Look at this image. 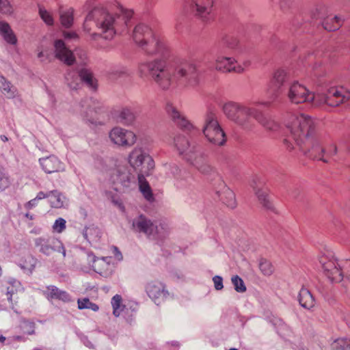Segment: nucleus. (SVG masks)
Here are the masks:
<instances>
[{"mask_svg":"<svg viewBox=\"0 0 350 350\" xmlns=\"http://www.w3.org/2000/svg\"><path fill=\"white\" fill-rule=\"evenodd\" d=\"M133 41L147 55H156L152 60L139 65L138 72L143 77L149 75L162 88L172 85L192 88L198 83V70L196 64L185 62L174 68L168 63L171 53L165 40L154 33L146 24L139 23L132 33Z\"/></svg>","mask_w":350,"mask_h":350,"instance_id":"nucleus-1","label":"nucleus"},{"mask_svg":"<svg viewBox=\"0 0 350 350\" xmlns=\"http://www.w3.org/2000/svg\"><path fill=\"white\" fill-rule=\"evenodd\" d=\"M133 12L121 5L115 10H108L102 7H95L87 16L85 21L94 20L101 31L105 39L110 40L116 34L127 32Z\"/></svg>","mask_w":350,"mask_h":350,"instance_id":"nucleus-2","label":"nucleus"},{"mask_svg":"<svg viewBox=\"0 0 350 350\" xmlns=\"http://www.w3.org/2000/svg\"><path fill=\"white\" fill-rule=\"evenodd\" d=\"M102 172L107 179L106 185H111L113 189V191L105 189L106 197L116 205L121 206L122 203L118 192H124L135 188L138 181L137 174L128 167L120 165H116L115 168L105 165L102 168Z\"/></svg>","mask_w":350,"mask_h":350,"instance_id":"nucleus-3","label":"nucleus"},{"mask_svg":"<svg viewBox=\"0 0 350 350\" xmlns=\"http://www.w3.org/2000/svg\"><path fill=\"white\" fill-rule=\"evenodd\" d=\"M132 230L157 243L163 242L170 234V228L165 221L144 215H139L132 220Z\"/></svg>","mask_w":350,"mask_h":350,"instance_id":"nucleus-4","label":"nucleus"},{"mask_svg":"<svg viewBox=\"0 0 350 350\" xmlns=\"http://www.w3.org/2000/svg\"><path fill=\"white\" fill-rule=\"evenodd\" d=\"M287 129L294 142V145L288 139H284L283 143L289 150L297 148L305 154L306 142V117L304 113L295 115L286 125Z\"/></svg>","mask_w":350,"mask_h":350,"instance_id":"nucleus-5","label":"nucleus"},{"mask_svg":"<svg viewBox=\"0 0 350 350\" xmlns=\"http://www.w3.org/2000/svg\"><path fill=\"white\" fill-rule=\"evenodd\" d=\"M256 107L229 101L223 105L222 109L226 117L236 124L247 128L250 118L253 117Z\"/></svg>","mask_w":350,"mask_h":350,"instance_id":"nucleus-6","label":"nucleus"},{"mask_svg":"<svg viewBox=\"0 0 350 350\" xmlns=\"http://www.w3.org/2000/svg\"><path fill=\"white\" fill-rule=\"evenodd\" d=\"M129 163L130 169L137 174V177L139 174L148 176L154 167V162L152 158L140 148H135L130 153Z\"/></svg>","mask_w":350,"mask_h":350,"instance_id":"nucleus-7","label":"nucleus"},{"mask_svg":"<svg viewBox=\"0 0 350 350\" xmlns=\"http://www.w3.org/2000/svg\"><path fill=\"white\" fill-rule=\"evenodd\" d=\"M202 133L207 140L214 145L222 146L226 142L225 133L213 111H208L204 116Z\"/></svg>","mask_w":350,"mask_h":350,"instance_id":"nucleus-8","label":"nucleus"},{"mask_svg":"<svg viewBox=\"0 0 350 350\" xmlns=\"http://www.w3.org/2000/svg\"><path fill=\"white\" fill-rule=\"evenodd\" d=\"M319 268L332 282H339L342 280L341 268H338L332 254L322 253L318 257Z\"/></svg>","mask_w":350,"mask_h":350,"instance_id":"nucleus-9","label":"nucleus"},{"mask_svg":"<svg viewBox=\"0 0 350 350\" xmlns=\"http://www.w3.org/2000/svg\"><path fill=\"white\" fill-rule=\"evenodd\" d=\"M67 85L72 90H77L81 82H84L88 87L95 90L96 81L92 73L86 68H83L79 73L75 71H69L66 75Z\"/></svg>","mask_w":350,"mask_h":350,"instance_id":"nucleus-10","label":"nucleus"},{"mask_svg":"<svg viewBox=\"0 0 350 350\" xmlns=\"http://www.w3.org/2000/svg\"><path fill=\"white\" fill-rule=\"evenodd\" d=\"M317 127L316 122L311 120L310 117L308 116V138L310 137V144L311 145V148L308 150V153H310L309 157L311 159L321 160L327 163V161L321 157L324 150L321 146L320 139L319 137L314 136L316 133V128Z\"/></svg>","mask_w":350,"mask_h":350,"instance_id":"nucleus-11","label":"nucleus"},{"mask_svg":"<svg viewBox=\"0 0 350 350\" xmlns=\"http://www.w3.org/2000/svg\"><path fill=\"white\" fill-rule=\"evenodd\" d=\"M146 292L148 297L157 304L160 305L172 297L165 284L158 280H152L146 285Z\"/></svg>","mask_w":350,"mask_h":350,"instance_id":"nucleus-12","label":"nucleus"},{"mask_svg":"<svg viewBox=\"0 0 350 350\" xmlns=\"http://www.w3.org/2000/svg\"><path fill=\"white\" fill-rule=\"evenodd\" d=\"M36 247L39 252L44 255L49 256L53 252H61L63 257H66V250L63 243L57 239L49 237H40L34 239Z\"/></svg>","mask_w":350,"mask_h":350,"instance_id":"nucleus-13","label":"nucleus"},{"mask_svg":"<svg viewBox=\"0 0 350 350\" xmlns=\"http://www.w3.org/2000/svg\"><path fill=\"white\" fill-rule=\"evenodd\" d=\"M109 137L112 143L119 146H131L136 142L133 132L118 126L110 131Z\"/></svg>","mask_w":350,"mask_h":350,"instance_id":"nucleus-14","label":"nucleus"},{"mask_svg":"<svg viewBox=\"0 0 350 350\" xmlns=\"http://www.w3.org/2000/svg\"><path fill=\"white\" fill-rule=\"evenodd\" d=\"M88 258L92 262V267L95 272L104 278H109L112 275L115 266L111 257L96 258L93 254H89Z\"/></svg>","mask_w":350,"mask_h":350,"instance_id":"nucleus-15","label":"nucleus"},{"mask_svg":"<svg viewBox=\"0 0 350 350\" xmlns=\"http://www.w3.org/2000/svg\"><path fill=\"white\" fill-rule=\"evenodd\" d=\"M165 111L173 122L180 129L185 131H190L193 129V125L180 112L177 105L170 101L167 102Z\"/></svg>","mask_w":350,"mask_h":350,"instance_id":"nucleus-16","label":"nucleus"},{"mask_svg":"<svg viewBox=\"0 0 350 350\" xmlns=\"http://www.w3.org/2000/svg\"><path fill=\"white\" fill-rule=\"evenodd\" d=\"M79 107V113L84 119L92 124L96 122L94 116L100 109V104L96 99L86 98L81 101Z\"/></svg>","mask_w":350,"mask_h":350,"instance_id":"nucleus-17","label":"nucleus"},{"mask_svg":"<svg viewBox=\"0 0 350 350\" xmlns=\"http://www.w3.org/2000/svg\"><path fill=\"white\" fill-rule=\"evenodd\" d=\"M215 69L221 72L241 73L245 68L239 64L234 58L226 56H218L215 59Z\"/></svg>","mask_w":350,"mask_h":350,"instance_id":"nucleus-18","label":"nucleus"},{"mask_svg":"<svg viewBox=\"0 0 350 350\" xmlns=\"http://www.w3.org/2000/svg\"><path fill=\"white\" fill-rule=\"evenodd\" d=\"M287 78V72L284 69L276 70L267 87V94L272 98H275L280 91Z\"/></svg>","mask_w":350,"mask_h":350,"instance_id":"nucleus-19","label":"nucleus"},{"mask_svg":"<svg viewBox=\"0 0 350 350\" xmlns=\"http://www.w3.org/2000/svg\"><path fill=\"white\" fill-rule=\"evenodd\" d=\"M192 10L203 21H208L213 10V0H191Z\"/></svg>","mask_w":350,"mask_h":350,"instance_id":"nucleus-20","label":"nucleus"},{"mask_svg":"<svg viewBox=\"0 0 350 350\" xmlns=\"http://www.w3.org/2000/svg\"><path fill=\"white\" fill-rule=\"evenodd\" d=\"M288 98L294 104L304 103L306 101V87L297 81H293L288 89Z\"/></svg>","mask_w":350,"mask_h":350,"instance_id":"nucleus-21","label":"nucleus"},{"mask_svg":"<svg viewBox=\"0 0 350 350\" xmlns=\"http://www.w3.org/2000/svg\"><path fill=\"white\" fill-rule=\"evenodd\" d=\"M174 145L179 154L183 155L185 159L188 161L193 160L195 146L191 145L190 142L184 135H177L174 139Z\"/></svg>","mask_w":350,"mask_h":350,"instance_id":"nucleus-22","label":"nucleus"},{"mask_svg":"<svg viewBox=\"0 0 350 350\" xmlns=\"http://www.w3.org/2000/svg\"><path fill=\"white\" fill-rule=\"evenodd\" d=\"M39 163L42 170L48 174L64 172L66 169L65 164L54 155L40 158Z\"/></svg>","mask_w":350,"mask_h":350,"instance_id":"nucleus-23","label":"nucleus"},{"mask_svg":"<svg viewBox=\"0 0 350 350\" xmlns=\"http://www.w3.org/2000/svg\"><path fill=\"white\" fill-rule=\"evenodd\" d=\"M54 46L56 58L68 66L72 65L75 62V58L72 52L66 47L62 40H56Z\"/></svg>","mask_w":350,"mask_h":350,"instance_id":"nucleus-24","label":"nucleus"},{"mask_svg":"<svg viewBox=\"0 0 350 350\" xmlns=\"http://www.w3.org/2000/svg\"><path fill=\"white\" fill-rule=\"evenodd\" d=\"M44 295L49 300L58 299L63 302H70L72 301L71 296L66 291L53 285L46 287L44 291Z\"/></svg>","mask_w":350,"mask_h":350,"instance_id":"nucleus-25","label":"nucleus"},{"mask_svg":"<svg viewBox=\"0 0 350 350\" xmlns=\"http://www.w3.org/2000/svg\"><path fill=\"white\" fill-rule=\"evenodd\" d=\"M49 202L52 208H62L68 206V200L64 194L57 190L49 191Z\"/></svg>","mask_w":350,"mask_h":350,"instance_id":"nucleus-26","label":"nucleus"},{"mask_svg":"<svg viewBox=\"0 0 350 350\" xmlns=\"http://www.w3.org/2000/svg\"><path fill=\"white\" fill-rule=\"evenodd\" d=\"M261 125H262L267 130L270 131H275L278 129V125L273 120L267 118L259 109L256 107L253 117Z\"/></svg>","mask_w":350,"mask_h":350,"instance_id":"nucleus-27","label":"nucleus"},{"mask_svg":"<svg viewBox=\"0 0 350 350\" xmlns=\"http://www.w3.org/2000/svg\"><path fill=\"white\" fill-rule=\"evenodd\" d=\"M221 186L224 188V191L222 192L217 191L221 200H222L223 202L228 207L234 208L236 206L235 195L234 192L229 188L226 187L223 182L221 183Z\"/></svg>","mask_w":350,"mask_h":350,"instance_id":"nucleus-28","label":"nucleus"},{"mask_svg":"<svg viewBox=\"0 0 350 350\" xmlns=\"http://www.w3.org/2000/svg\"><path fill=\"white\" fill-rule=\"evenodd\" d=\"M323 27L329 31H333L338 29L342 25V20L338 16H332L327 14L321 21Z\"/></svg>","mask_w":350,"mask_h":350,"instance_id":"nucleus-29","label":"nucleus"},{"mask_svg":"<svg viewBox=\"0 0 350 350\" xmlns=\"http://www.w3.org/2000/svg\"><path fill=\"white\" fill-rule=\"evenodd\" d=\"M193 166H195L201 173L204 174H213L218 176L215 170L206 162H204L202 157L199 159L193 158L191 161H189Z\"/></svg>","mask_w":350,"mask_h":350,"instance_id":"nucleus-30","label":"nucleus"},{"mask_svg":"<svg viewBox=\"0 0 350 350\" xmlns=\"http://www.w3.org/2000/svg\"><path fill=\"white\" fill-rule=\"evenodd\" d=\"M0 34L3 39L10 44H15L17 39L9 24L4 21H0Z\"/></svg>","mask_w":350,"mask_h":350,"instance_id":"nucleus-31","label":"nucleus"},{"mask_svg":"<svg viewBox=\"0 0 350 350\" xmlns=\"http://www.w3.org/2000/svg\"><path fill=\"white\" fill-rule=\"evenodd\" d=\"M145 176L139 174L137 178V182L139 189L142 193L144 197L148 201L151 202L154 200V196L148 183L145 180Z\"/></svg>","mask_w":350,"mask_h":350,"instance_id":"nucleus-32","label":"nucleus"},{"mask_svg":"<svg viewBox=\"0 0 350 350\" xmlns=\"http://www.w3.org/2000/svg\"><path fill=\"white\" fill-rule=\"evenodd\" d=\"M83 235L90 243L96 242L100 237V230L94 226L86 227L83 230Z\"/></svg>","mask_w":350,"mask_h":350,"instance_id":"nucleus-33","label":"nucleus"},{"mask_svg":"<svg viewBox=\"0 0 350 350\" xmlns=\"http://www.w3.org/2000/svg\"><path fill=\"white\" fill-rule=\"evenodd\" d=\"M118 120L123 124L130 125L135 120V115L130 108L123 107L119 111Z\"/></svg>","mask_w":350,"mask_h":350,"instance_id":"nucleus-34","label":"nucleus"},{"mask_svg":"<svg viewBox=\"0 0 350 350\" xmlns=\"http://www.w3.org/2000/svg\"><path fill=\"white\" fill-rule=\"evenodd\" d=\"M113 308V314L116 317L122 315L125 309V306L122 304V298L120 295H114L111 301Z\"/></svg>","mask_w":350,"mask_h":350,"instance_id":"nucleus-35","label":"nucleus"},{"mask_svg":"<svg viewBox=\"0 0 350 350\" xmlns=\"http://www.w3.org/2000/svg\"><path fill=\"white\" fill-rule=\"evenodd\" d=\"M109 77L111 79H116L120 77L130 75L129 69L124 66H117L113 67L109 72Z\"/></svg>","mask_w":350,"mask_h":350,"instance_id":"nucleus-36","label":"nucleus"},{"mask_svg":"<svg viewBox=\"0 0 350 350\" xmlns=\"http://www.w3.org/2000/svg\"><path fill=\"white\" fill-rule=\"evenodd\" d=\"M328 14L327 8L323 5H319L315 7L314 9L311 10L310 15L311 18L313 20H321V21L324 18V17Z\"/></svg>","mask_w":350,"mask_h":350,"instance_id":"nucleus-37","label":"nucleus"},{"mask_svg":"<svg viewBox=\"0 0 350 350\" xmlns=\"http://www.w3.org/2000/svg\"><path fill=\"white\" fill-rule=\"evenodd\" d=\"M255 193L258 197L259 202L265 208L269 210L273 209L272 203L269 200L268 196L265 191L261 189H256L255 191Z\"/></svg>","mask_w":350,"mask_h":350,"instance_id":"nucleus-38","label":"nucleus"},{"mask_svg":"<svg viewBox=\"0 0 350 350\" xmlns=\"http://www.w3.org/2000/svg\"><path fill=\"white\" fill-rule=\"evenodd\" d=\"M327 96V93L324 95L315 94L314 93L310 92L308 90V103H310L312 106H317L322 103H326L325 101V97Z\"/></svg>","mask_w":350,"mask_h":350,"instance_id":"nucleus-39","label":"nucleus"},{"mask_svg":"<svg viewBox=\"0 0 350 350\" xmlns=\"http://www.w3.org/2000/svg\"><path fill=\"white\" fill-rule=\"evenodd\" d=\"M334 350H350V339L338 338L332 345Z\"/></svg>","mask_w":350,"mask_h":350,"instance_id":"nucleus-40","label":"nucleus"},{"mask_svg":"<svg viewBox=\"0 0 350 350\" xmlns=\"http://www.w3.org/2000/svg\"><path fill=\"white\" fill-rule=\"evenodd\" d=\"M9 286L7 288L8 299L9 301H12V295L15 293L21 287V283L19 281L11 278L8 281Z\"/></svg>","mask_w":350,"mask_h":350,"instance_id":"nucleus-41","label":"nucleus"},{"mask_svg":"<svg viewBox=\"0 0 350 350\" xmlns=\"http://www.w3.org/2000/svg\"><path fill=\"white\" fill-rule=\"evenodd\" d=\"M78 308L80 310L83 309H90L93 311L98 310V306L92 301L88 298L79 299L77 301Z\"/></svg>","mask_w":350,"mask_h":350,"instance_id":"nucleus-42","label":"nucleus"},{"mask_svg":"<svg viewBox=\"0 0 350 350\" xmlns=\"http://www.w3.org/2000/svg\"><path fill=\"white\" fill-rule=\"evenodd\" d=\"M60 20L63 26L65 27H70L72 25L73 21L72 12L68 10L61 12Z\"/></svg>","mask_w":350,"mask_h":350,"instance_id":"nucleus-43","label":"nucleus"},{"mask_svg":"<svg viewBox=\"0 0 350 350\" xmlns=\"http://www.w3.org/2000/svg\"><path fill=\"white\" fill-rule=\"evenodd\" d=\"M259 268L265 275H270L274 270L271 263L266 259H262L260 260Z\"/></svg>","mask_w":350,"mask_h":350,"instance_id":"nucleus-44","label":"nucleus"},{"mask_svg":"<svg viewBox=\"0 0 350 350\" xmlns=\"http://www.w3.org/2000/svg\"><path fill=\"white\" fill-rule=\"evenodd\" d=\"M232 283L234 286L235 291L238 293H244L246 291V287L243 280L238 275H234L231 278Z\"/></svg>","mask_w":350,"mask_h":350,"instance_id":"nucleus-45","label":"nucleus"},{"mask_svg":"<svg viewBox=\"0 0 350 350\" xmlns=\"http://www.w3.org/2000/svg\"><path fill=\"white\" fill-rule=\"evenodd\" d=\"M10 184L8 174L3 168H0V191L5 190Z\"/></svg>","mask_w":350,"mask_h":350,"instance_id":"nucleus-46","label":"nucleus"},{"mask_svg":"<svg viewBox=\"0 0 350 350\" xmlns=\"http://www.w3.org/2000/svg\"><path fill=\"white\" fill-rule=\"evenodd\" d=\"M1 92L8 98H13L18 94L17 89L11 83L3 88V90H1Z\"/></svg>","mask_w":350,"mask_h":350,"instance_id":"nucleus-47","label":"nucleus"},{"mask_svg":"<svg viewBox=\"0 0 350 350\" xmlns=\"http://www.w3.org/2000/svg\"><path fill=\"white\" fill-rule=\"evenodd\" d=\"M12 7L8 0H0V13L10 15L12 13Z\"/></svg>","mask_w":350,"mask_h":350,"instance_id":"nucleus-48","label":"nucleus"},{"mask_svg":"<svg viewBox=\"0 0 350 350\" xmlns=\"http://www.w3.org/2000/svg\"><path fill=\"white\" fill-rule=\"evenodd\" d=\"M66 220L62 217H59L55 221L53 225V229L55 232L61 233L66 229Z\"/></svg>","mask_w":350,"mask_h":350,"instance_id":"nucleus-49","label":"nucleus"},{"mask_svg":"<svg viewBox=\"0 0 350 350\" xmlns=\"http://www.w3.org/2000/svg\"><path fill=\"white\" fill-rule=\"evenodd\" d=\"M39 14L41 18L49 25H51L53 23V19L50 13H49L45 9L40 8Z\"/></svg>","mask_w":350,"mask_h":350,"instance_id":"nucleus-50","label":"nucleus"},{"mask_svg":"<svg viewBox=\"0 0 350 350\" xmlns=\"http://www.w3.org/2000/svg\"><path fill=\"white\" fill-rule=\"evenodd\" d=\"M27 260L29 261L28 263L20 264V267L22 269L31 271L34 269L36 260L32 256H28Z\"/></svg>","mask_w":350,"mask_h":350,"instance_id":"nucleus-51","label":"nucleus"},{"mask_svg":"<svg viewBox=\"0 0 350 350\" xmlns=\"http://www.w3.org/2000/svg\"><path fill=\"white\" fill-rule=\"evenodd\" d=\"M341 271H342V278L345 275L350 280V259H346L344 261Z\"/></svg>","mask_w":350,"mask_h":350,"instance_id":"nucleus-52","label":"nucleus"},{"mask_svg":"<svg viewBox=\"0 0 350 350\" xmlns=\"http://www.w3.org/2000/svg\"><path fill=\"white\" fill-rule=\"evenodd\" d=\"M213 282L214 288H215V290L221 291L223 289L224 285H223L222 277H221L219 275H215L213 278Z\"/></svg>","mask_w":350,"mask_h":350,"instance_id":"nucleus-53","label":"nucleus"},{"mask_svg":"<svg viewBox=\"0 0 350 350\" xmlns=\"http://www.w3.org/2000/svg\"><path fill=\"white\" fill-rule=\"evenodd\" d=\"M308 304H310V306H308V310H314L317 305L314 297L308 291Z\"/></svg>","mask_w":350,"mask_h":350,"instance_id":"nucleus-54","label":"nucleus"},{"mask_svg":"<svg viewBox=\"0 0 350 350\" xmlns=\"http://www.w3.org/2000/svg\"><path fill=\"white\" fill-rule=\"evenodd\" d=\"M169 167L170 172L174 176H176L179 174L180 169L176 164L170 165Z\"/></svg>","mask_w":350,"mask_h":350,"instance_id":"nucleus-55","label":"nucleus"},{"mask_svg":"<svg viewBox=\"0 0 350 350\" xmlns=\"http://www.w3.org/2000/svg\"><path fill=\"white\" fill-rule=\"evenodd\" d=\"M10 82L8 81L3 76L0 75V90H3Z\"/></svg>","mask_w":350,"mask_h":350,"instance_id":"nucleus-56","label":"nucleus"},{"mask_svg":"<svg viewBox=\"0 0 350 350\" xmlns=\"http://www.w3.org/2000/svg\"><path fill=\"white\" fill-rule=\"evenodd\" d=\"M38 202L39 201L35 198L31 200L30 201H29L26 204L25 207L27 208H32L35 207L36 206H37Z\"/></svg>","mask_w":350,"mask_h":350,"instance_id":"nucleus-57","label":"nucleus"},{"mask_svg":"<svg viewBox=\"0 0 350 350\" xmlns=\"http://www.w3.org/2000/svg\"><path fill=\"white\" fill-rule=\"evenodd\" d=\"M49 192L48 193H44L43 191H40L38 193L37 196H36V198L40 201L41 200H43L44 198H48L49 199Z\"/></svg>","mask_w":350,"mask_h":350,"instance_id":"nucleus-58","label":"nucleus"},{"mask_svg":"<svg viewBox=\"0 0 350 350\" xmlns=\"http://www.w3.org/2000/svg\"><path fill=\"white\" fill-rule=\"evenodd\" d=\"M38 57L40 59L41 62H44L46 59H49V55L48 54H45L43 51H40L38 53Z\"/></svg>","mask_w":350,"mask_h":350,"instance_id":"nucleus-59","label":"nucleus"},{"mask_svg":"<svg viewBox=\"0 0 350 350\" xmlns=\"http://www.w3.org/2000/svg\"><path fill=\"white\" fill-rule=\"evenodd\" d=\"M305 291L304 288H302L301 290L300 291V293L299 294V296H298V301L299 302V304L304 308H306V302H303L302 301V297H301V295L302 293H304Z\"/></svg>","mask_w":350,"mask_h":350,"instance_id":"nucleus-60","label":"nucleus"},{"mask_svg":"<svg viewBox=\"0 0 350 350\" xmlns=\"http://www.w3.org/2000/svg\"><path fill=\"white\" fill-rule=\"evenodd\" d=\"M271 3L274 4H279L280 8L282 10H284L285 8L284 5V2L285 0H269Z\"/></svg>","mask_w":350,"mask_h":350,"instance_id":"nucleus-61","label":"nucleus"},{"mask_svg":"<svg viewBox=\"0 0 350 350\" xmlns=\"http://www.w3.org/2000/svg\"><path fill=\"white\" fill-rule=\"evenodd\" d=\"M77 37V34L74 32H64V38L66 39H75Z\"/></svg>","mask_w":350,"mask_h":350,"instance_id":"nucleus-62","label":"nucleus"},{"mask_svg":"<svg viewBox=\"0 0 350 350\" xmlns=\"http://www.w3.org/2000/svg\"><path fill=\"white\" fill-rule=\"evenodd\" d=\"M114 254L118 260H121L122 259V255L121 252L118 250L117 247L113 248Z\"/></svg>","mask_w":350,"mask_h":350,"instance_id":"nucleus-63","label":"nucleus"},{"mask_svg":"<svg viewBox=\"0 0 350 350\" xmlns=\"http://www.w3.org/2000/svg\"><path fill=\"white\" fill-rule=\"evenodd\" d=\"M237 44V40L231 38L227 41L228 47L233 49L234 46Z\"/></svg>","mask_w":350,"mask_h":350,"instance_id":"nucleus-64","label":"nucleus"}]
</instances>
